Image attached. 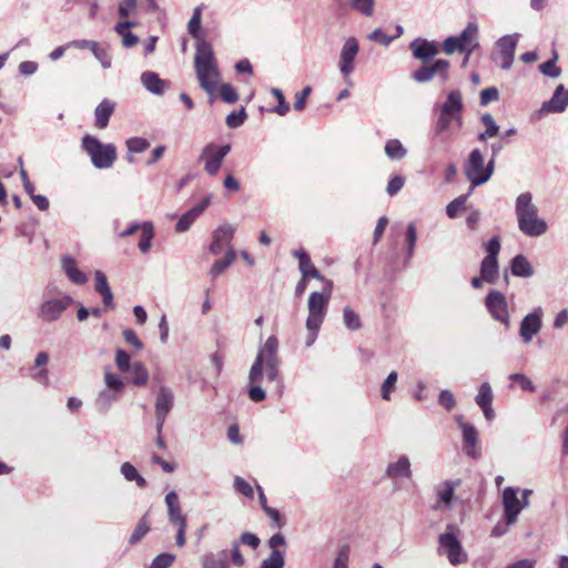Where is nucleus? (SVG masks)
<instances>
[{
    "mask_svg": "<svg viewBox=\"0 0 568 568\" xmlns=\"http://www.w3.org/2000/svg\"><path fill=\"white\" fill-rule=\"evenodd\" d=\"M438 404L446 410H452L456 405L454 394L449 389H443L438 394Z\"/></svg>",
    "mask_w": 568,
    "mask_h": 568,
    "instance_id": "obj_63",
    "label": "nucleus"
},
{
    "mask_svg": "<svg viewBox=\"0 0 568 568\" xmlns=\"http://www.w3.org/2000/svg\"><path fill=\"white\" fill-rule=\"evenodd\" d=\"M211 65V64H217L214 51L212 45L203 40L196 41V53L194 57V67L195 65Z\"/></svg>",
    "mask_w": 568,
    "mask_h": 568,
    "instance_id": "obj_30",
    "label": "nucleus"
},
{
    "mask_svg": "<svg viewBox=\"0 0 568 568\" xmlns=\"http://www.w3.org/2000/svg\"><path fill=\"white\" fill-rule=\"evenodd\" d=\"M397 379H398V374L396 371H392L387 375V377L385 378V381L383 382L382 387H381V396L383 399H385V400L390 399V393H392V390L395 389Z\"/></svg>",
    "mask_w": 568,
    "mask_h": 568,
    "instance_id": "obj_47",
    "label": "nucleus"
},
{
    "mask_svg": "<svg viewBox=\"0 0 568 568\" xmlns=\"http://www.w3.org/2000/svg\"><path fill=\"white\" fill-rule=\"evenodd\" d=\"M227 550L209 552L201 558L202 568H227Z\"/></svg>",
    "mask_w": 568,
    "mask_h": 568,
    "instance_id": "obj_36",
    "label": "nucleus"
},
{
    "mask_svg": "<svg viewBox=\"0 0 568 568\" xmlns=\"http://www.w3.org/2000/svg\"><path fill=\"white\" fill-rule=\"evenodd\" d=\"M61 266H62V270L65 273L68 280L71 283H73L75 285H83L88 282V276L85 275V273L83 271H81L77 266V262L72 256H70V255L63 256L61 260Z\"/></svg>",
    "mask_w": 568,
    "mask_h": 568,
    "instance_id": "obj_29",
    "label": "nucleus"
},
{
    "mask_svg": "<svg viewBox=\"0 0 568 568\" xmlns=\"http://www.w3.org/2000/svg\"><path fill=\"white\" fill-rule=\"evenodd\" d=\"M481 122L485 125L486 130L485 132L479 134L480 140H485L487 138H494L498 133L499 126L496 124L494 118L486 113L481 116Z\"/></svg>",
    "mask_w": 568,
    "mask_h": 568,
    "instance_id": "obj_48",
    "label": "nucleus"
},
{
    "mask_svg": "<svg viewBox=\"0 0 568 568\" xmlns=\"http://www.w3.org/2000/svg\"><path fill=\"white\" fill-rule=\"evenodd\" d=\"M478 33V24L476 22H468L463 31L456 36L460 44H463V48L466 50V57L463 62L464 64L468 62L473 52L479 48Z\"/></svg>",
    "mask_w": 568,
    "mask_h": 568,
    "instance_id": "obj_21",
    "label": "nucleus"
},
{
    "mask_svg": "<svg viewBox=\"0 0 568 568\" xmlns=\"http://www.w3.org/2000/svg\"><path fill=\"white\" fill-rule=\"evenodd\" d=\"M132 373L131 383L134 386H145L149 381V372L141 362H135L130 371Z\"/></svg>",
    "mask_w": 568,
    "mask_h": 568,
    "instance_id": "obj_42",
    "label": "nucleus"
},
{
    "mask_svg": "<svg viewBox=\"0 0 568 568\" xmlns=\"http://www.w3.org/2000/svg\"><path fill=\"white\" fill-rule=\"evenodd\" d=\"M511 274L516 277L528 278L534 275V268L523 254L515 255L510 261Z\"/></svg>",
    "mask_w": 568,
    "mask_h": 568,
    "instance_id": "obj_31",
    "label": "nucleus"
},
{
    "mask_svg": "<svg viewBox=\"0 0 568 568\" xmlns=\"http://www.w3.org/2000/svg\"><path fill=\"white\" fill-rule=\"evenodd\" d=\"M174 405V394L171 388L161 386L155 398L156 428L163 429L168 415Z\"/></svg>",
    "mask_w": 568,
    "mask_h": 568,
    "instance_id": "obj_15",
    "label": "nucleus"
},
{
    "mask_svg": "<svg viewBox=\"0 0 568 568\" xmlns=\"http://www.w3.org/2000/svg\"><path fill=\"white\" fill-rule=\"evenodd\" d=\"M211 202L212 194H207L200 203L183 213L175 224V231L178 233L186 232L191 225L203 214Z\"/></svg>",
    "mask_w": 568,
    "mask_h": 568,
    "instance_id": "obj_20",
    "label": "nucleus"
},
{
    "mask_svg": "<svg viewBox=\"0 0 568 568\" xmlns=\"http://www.w3.org/2000/svg\"><path fill=\"white\" fill-rule=\"evenodd\" d=\"M385 153L390 160L397 161L407 154V150L404 144H385Z\"/></svg>",
    "mask_w": 568,
    "mask_h": 568,
    "instance_id": "obj_59",
    "label": "nucleus"
},
{
    "mask_svg": "<svg viewBox=\"0 0 568 568\" xmlns=\"http://www.w3.org/2000/svg\"><path fill=\"white\" fill-rule=\"evenodd\" d=\"M443 50L446 54H453L456 51H459L462 53L466 54L465 48H463V44L458 41L456 36L448 37L443 42Z\"/></svg>",
    "mask_w": 568,
    "mask_h": 568,
    "instance_id": "obj_61",
    "label": "nucleus"
},
{
    "mask_svg": "<svg viewBox=\"0 0 568 568\" xmlns=\"http://www.w3.org/2000/svg\"><path fill=\"white\" fill-rule=\"evenodd\" d=\"M141 82L144 88L153 94L162 95L166 88V82L160 79L153 71H145L141 74Z\"/></svg>",
    "mask_w": 568,
    "mask_h": 568,
    "instance_id": "obj_32",
    "label": "nucleus"
},
{
    "mask_svg": "<svg viewBox=\"0 0 568 568\" xmlns=\"http://www.w3.org/2000/svg\"><path fill=\"white\" fill-rule=\"evenodd\" d=\"M293 256L298 261V270L302 276L314 266L310 254L304 248L293 251Z\"/></svg>",
    "mask_w": 568,
    "mask_h": 568,
    "instance_id": "obj_49",
    "label": "nucleus"
},
{
    "mask_svg": "<svg viewBox=\"0 0 568 568\" xmlns=\"http://www.w3.org/2000/svg\"><path fill=\"white\" fill-rule=\"evenodd\" d=\"M557 60L558 54L554 51L552 58L539 65V71L546 77L558 78L561 74V69L557 67Z\"/></svg>",
    "mask_w": 568,
    "mask_h": 568,
    "instance_id": "obj_45",
    "label": "nucleus"
},
{
    "mask_svg": "<svg viewBox=\"0 0 568 568\" xmlns=\"http://www.w3.org/2000/svg\"><path fill=\"white\" fill-rule=\"evenodd\" d=\"M385 475L390 479H410L413 471L409 458L406 455H402L396 462L389 463L386 467Z\"/></svg>",
    "mask_w": 568,
    "mask_h": 568,
    "instance_id": "obj_27",
    "label": "nucleus"
},
{
    "mask_svg": "<svg viewBox=\"0 0 568 568\" xmlns=\"http://www.w3.org/2000/svg\"><path fill=\"white\" fill-rule=\"evenodd\" d=\"M116 399L118 393H114L109 389H103L99 393L98 397L95 398L94 406L98 412H100L101 414H105L111 408L112 404L116 402Z\"/></svg>",
    "mask_w": 568,
    "mask_h": 568,
    "instance_id": "obj_39",
    "label": "nucleus"
},
{
    "mask_svg": "<svg viewBox=\"0 0 568 568\" xmlns=\"http://www.w3.org/2000/svg\"><path fill=\"white\" fill-rule=\"evenodd\" d=\"M409 50L414 59L422 63H428L439 53V45L434 40L416 38L409 43Z\"/></svg>",
    "mask_w": 568,
    "mask_h": 568,
    "instance_id": "obj_16",
    "label": "nucleus"
},
{
    "mask_svg": "<svg viewBox=\"0 0 568 568\" xmlns=\"http://www.w3.org/2000/svg\"><path fill=\"white\" fill-rule=\"evenodd\" d=\"M150 514H151V510L149 509L139 519L136 526L134 527V529L129 538L130 546H134V545L139 544L150 531V529H151Z\"/></svg>",
    "mask_w": 568,
    "mask_h": 568,
    "instance_id": "obj_33",
    "label": "nucleus"
},
{
    "mask_svg": "<svg viewBox=\"0 0 568 568\" xmlns=\"http://www.w3.org/2000/svg\"><path fill=\"white\" fill-rule=\"evenodd\" d=\"M233 486H234V489L239 494H241L250 499H252L254 497V489H253L252 485L248 481H246L244 478H242L240 476H235Z\"/></svg>",
    "mask_w": 568,
    "mask_h": 568,
    "instance_id": "obj_54",
    "label": "nucleus"
},
{
    "mask_svg": "<svg viewBox=\"0 0 568 568\" xmlns=\"http://www.w3.org/2000/svg\"><path fill=\"white\" fill-rule=\"evenodd\" d=\"M544 310L538 306L526 314L519 324V336L525 344H529L542 327Z\"/></svg>",
    "mask_w": 568,
    "mask_h": 568,
    "instance_id": "obj_14",
    "label": "nucleus"
},
{
    "mask_svg": "<svg viewBox=\"0 0 568 568\" xmlns=\"http://www.w3.org/2000/svg\"><path fill=\"white\" fill-rule=\"evenodd\" d=\"M277 349L278 341L275 335H271L257 352L248 372V382L263 381L264 362L277 359Z\"/></svg>",
    "mask_w": 568,
    "mask_h": 568,
    "instance_id": "obj_8",
    "label": "nucleus"
},
{
    "mask_svg": "<svg viewBox=\"0 0 568 568\" xmlns=\"http://www.w3.org/2000/svg\"><path fill=\"white\" fill-rule=\"evenodd\" d=\"M458 534L459 528L454 524H448L445 532L438 536V552L445 555L453 566L464 564L468 559L458 538Z\"/></svg>",
    "mask_w": 568,
    "mask_h": 568,
    "instance_id": "obj_4",
    "label": "nucleus"
},
{
    "mask_svg": "<svg viewBox=\"0 0 568 568\" xmlns=\"http://www.w3.org/2000/svg\"><path fill=\"white\" fill-rule=\"evenodd\" d=\"M220 95L221 99L226 103H235L239 100L237 92L229 83H224L221 85Z\"/></svg>",
    "mask_w": 568,
    "mask_h": 568,
    "instance_id": "obj_64",
    "label": "nucleus"
},
{
    "mask_svg": "<svg viewBox=\"0 0 568 568\" xmlns=\"http://www.w3.org/2000/svg\"><path fill=\"white\" fill-rule=\"evenodd\" d=\"M450 62L446 59H436L432 63H422L410 73V78L417 83H428L435 77L445 83L449 80Z\"/></svg>",
    "mask_w": 568,
    "mask_h": 568,
    "instance_id": "obj_6",
    "label": "nucleus"
},
{
    "mask_svg": "<svg viewBox=\"0 0 568 568\" xmlns=\"http://www.w3.org/2000/svg\"><path fill=\"white\" fill-rule=\"evenodd\" d=\"M405 241H406L405 264H408L409 260L413 257V255L415 253L416 242H417V229H416V224L414 222H410L406 227Z\"/></svg>",
    "mask_w": 568,
    "mask_h": 568,
    "instance_id": "obj_41",
    "label": "nucleus"
},
{
    "mask_svg": "<svg viewBox=\"0 0 568 568\" xmlns=\"http://www.w3.org/2000/svg\"><path fill=\"white\" fill-rule=\"evenodd\" d=\"M84 152L97 169H109L116 160V150L113 144H81Z\"/></svg>",
    "mask_w": 568,
    "mask_h": 568,
    "instance_id": "obj_10",
    "label": "nucleus"
},
{
    "mask_svg": "<svg viewBox=\"0 0 568 568\" xmlns=\"http://www.w3.org/2000/svg\"><path fill=\"white\" fill-rule=\"evenodd\" d=\"M479 273L485 282L489 284H495L499 276L498 260H490L484 257L480 262Z\"/></svg>",
    "mask_w": 568,
    "mask_h": 568,
    "instance_id": "obj_34",
    "label": "nucleus"
},
{
    "mask_svg": "<svg viewBox=\"0 0 568 568\" xmlns=\"http://www.w3.org/2000/svg\"><path fill=\"white\" fill-rule=\"evenodd\" d=\"M438 112L436 132L442 133L449 130L453 123H460V114L464 110L463 95L459 90H452L447 93L444 103L434 108Z\"/></svg>",
    "mask_w": 568,
    "mask_h": 568,
    "instance_id": "obj_3",
    "label": "nucleus"
},
{
    "mask_svg": "<svg viewBox=\"0 0 568 568\" xmlns=\"http://www.w3.org/2000/svg\"><path fill=\"white\" fill-rule=\"evenodd\" d=\"M468 200V195H459L449 202L446 206V214L449 219H455L458 214V211L463 209Z\"/></svg>",
    "mask_w": 568,
    "mask_h": 568,
    "instance_id": "obj_51",
    "label": "nucleus"
},
{
    "mask_svg": "<svg viewBox=\"0 0 568 568\" xmlns=\"http://www.w3.org/2000/svg\"><path fill=\"white\" fill-rule=\"evenodd\" d=\"M235 260V251L232 246L227 250L225 256L213 263L209 272L212 280L221 275Z\"/></svg>",
    "mask_w": 568,
    "mask_h": 568,
    "instance_id": "obj_38",
    "label": "nucleus"
},
{
    "mask_svg": "<svg viewBox=\"0 0 568 568\" xmlns=\"http://www.w3.org/2000/svg\"><path fill=\"white\" fill-rule=\"evenodd\" d=\"M175 555L171 552L159 554L151 562L150 568H170L175 561Z\"/></svg>",
    "mask_w": 568,
    "mask_h": 568,
    "instance_id": "obj_50",
    "label": "nucleus"
},
{
    "mask_svg": "<svg viewBox=\"0 0 568 568\" xmlns=\"http://www.w3.org/2000/svg\"><path fill=\"white\" fill-rule=\"evenodd\" d=\"M68 47H72L74 49L83 50L88 49L94 58L101 63L103 69H110L112 65V57L109 53L108 48H103L99 42L87 39H78L68 42Z\"/></svg>",
    "mask_w": 568,
    "mask_h": 568,
    "instance_id": "obj_17",
    "label": "nucleus"
},
{
    "mask_svg": "<svg viewBox=\"0 0 568 568\" xmlns=\"http://www.w3.org/2000/svg\"><path fill=\"white\" fill-rule=\"evenodd\" d=\"M235 229L230 225L219 226L212 235V242L209 246V251L213 255H219L222 252L223 244H229L234 235Z\"/></svg>",
    "mask_w": 568,
    "mask_h": 568,
    "instance_id": "obj_26",
    "label": "nucleus"
},
{
    "mask_svg": "<svg viewBox=\"0 0 568 568\" xmlns=\"http://www.w3.org/2000/svg\"><path fill=\"white\" fill-rule=\"evenodd\" d=\"M462 484V479H447L435 488L437 507L444 505L450 507L455 498V490Z\"/></svg>",
    "mask_w": 568,
    "mask_h": 568,
    "instance_id": "obj_28",
    "label": "nucleus"
},
{
    "mask_svg": "<svg viewBox=\"0 0 568 568\" xmlns=\"http://www.w3.org/2000/svg\"><path fill=\"white\" fill-rule=\"evenodd\" d=\"M568 106V90L564 84H559L551 98L544 102L540 109L541 113H561Z\"/></svg>",
    "mask_w": 568,
    "mask_h": 568,
    "instance_id": "obj_22",
    "label": "nucleus"
},
{
    "mask_svg": "<svg viewBox=\"0 0 568 568\" xmlns=\"http://www.w3.org/2000/svg\"><path fill=\"white\" fill-rule=\"evenodd\" d=\"M231 152V144H206L199 156L205 172L214 176L219 173L224 158Z\"/></svg>",
    "mask_w": 568,
    "mask_h": 568,
    "instance_id": "obj_9",
    "label": "nucleus"
},
{
    "mask_svg": "<svg viewBox=\"0 0 568 568\" xmlns=\"http://www.w3.org/2000/svg\"><path fill=\"white\" fill-rule=\"evenodd\" d=\"M271 92L277 100V105L274 106L273 112L282 116L285 115L290 110V105L285 101L283 92L277 88H272Z\"/></svg>",
    "mask_w": 568,
    "mask_h": 568,
    "instance_id": "obj_53",
    "label": "nucleus"
},
{
    "mask_svg": "<svg viewBox=\"0 0 568 568\" xmlns=\"http://www.w3.org/2000/svg\"><path fill=\"white\" fill-rule=\"evenodd\" d=\"M499 150L500 144L498 146L493 144L491 155L486 164L480 149L477 148L470 152L464 165L465 175L470 183L481 185L491 178L495 170V158Z\"/></svg>",
    "mask_w": 568,
    "mask_h": 568,
    "instance_id": "obj_2",
    "label": "nucleus"
},
{
    "mask_svg": "<svg viewBox=\"0 0 568 568\" xmlns=\"http://www.w3.org/2000/svg\"><path fill=\"white\" fill-rule=\"evenodd\" d=\"M328 296L325 293L312 292L308 301L307 308L308 315L306 318V327L315 328L322 325L328 307Z\"/></svg>",
    "mask_w": 568,
    "mask_h": 568,
    "instance_id": "obj_13",
    "label": "nucleus"
},
{
    "mask_svg": "<svg viewBox=\"0 0 568 568\" xmlns=\"http://www.w3.org/2000/svg\"><path fill=\"white\" fill-rule=\"evenodd\" d=\"M493 398L494 394L490 384L488 382L481 383L475 397V402L483 410V414L488 422L494 420L496 417L493 408Z\"/></svg>",
    "mask_w": 568,
    "mask_h": 568,
    "instance_id": "obj_23",
    "label": "nucleus"
},
{
    "mask_svg": "<svg viewBox=\"0 0 568 568\" xmlns=\"http://www.w3.org/2000/svg\"><path fill=\"white\" fill-rule=\"evenodd\" d=\"M519 33L506 34L495 42L493 60L503 70H509L514 63L515 51L519 41Z\"/></svg>",
    "mask_w": 568,
    "mask_h": 568,
    "instance_id": "obj_7",
    "label": "nucleus"
},
{
    "mask_svg": "<svg viewBox=\"0 0 568 568\" xmlns=\"http://www.w3.org/2000/svg\"><path fill=\"white\" fill-rule=\"evenodd\" d=\"M352 7L366 17L374 12L375 0H351Z\"/></svg>",
    "mask_w": 568,
    "mask_h": 568,
    "instance_id": "obj_57",
    "label": "nucleus"
},
{
    "mask_svg": "<svg viewBox=\"0 0 568 568\" xmlns=\"http://www.w3.org/2000/svg\"><path fill=\"white\" fill-rule=\"evenodd\" d=\"M519 489L516 487H506L503 491L504 518L510 523H516L523 510L521 501L518 498Z\"/></svg>",
    "mask_w": 568,
    "mask_h": 568,
    "instance_id": "obj_19",
    "label": "nucleus"
},
{
    "mask_svg": "<svg viewBox=\"0 0 568 568\" xmlns=\"http://www.w3.org/2000/svg\"><path fill=\"white\" fill-rule=\"evenodd\" d=\"M349 552V546L343 545L337 551L333 562V568H348Z\"/></svg>",
    "mask_w": 568,
    "mask_h": 568,
    "instance_id": "obj_56",
    "label": "nucleus"
},
{
    "mask_svg": "<svg viewBox=\"0 0 568 568\" xmlns=\"http://www.w3.org/2000/svg\"><path fill=\"white\" fill-rule=\"evenodd\" d=\"M168 508V519L173 526L187 524L186 516L182 514V507L179 495L175 490H171L164 498Z\"/></svg>",
    "mask_w": 568,
    "mask_h": 568,
    "instance_id": "obj_25",
    "label": "nucleus"
},
{
    "mask_svg": "<svg viewBox=\"0 0 568 568\" xmlns=\"http://www.w3.org/2000/svg\"><path fill=\"white\" fill-rule=\"evenodd\" d=\"M104 381H105V385L108 387L106 389H109V390H112V392L119 394L123 389V382L120 378V376L116 374L106 372L105 376H104Z\"/></svg>",
    "mask_w": 568,
    "mask_h": 568,
    "instance_id": "obj_62",
    "label": "nucleus"
},
{
    "mask_svg": "<svg viewBox=\"0 0 568 568\" xmlns=\"http://www.w3.org/2000/svg\"><path fill=\"white\" fill-rule=\"evenodd\" d=\"M284 566L285 556L284 552L278 549L272 550L268 557L261 562V568H284Z\"/></svg>",
    "mask_w": 568,
    "mask_h": 568,
    "instance_id": "obj_44",
    "label": "nucleus"
},
{
    "mask_svg": "<svg viewBox=\"0 0 568 568\" xmlns=\"http://www.w3.org/2000/svg\"><path fill=\"white\" fill-rule=\"evenodd\" d=\"M359 51V44L356 38L349 37L345 40L338 59V69L345 82L351 84V74L355 70V59Z\"/></svg>",
    "mask_w": 568,
    "mask_h": 568,
    "instance_id": "obj_11",
    "label": "nucleus"
},
{
    "mask_svg": "<svg viewBox=\"0 0 568 568\" xmlns=\"http://www.w3.org/2000/svg\"><path fill=\"white\" fill-rule=\"evenodd\" d=\"M343 321L345 326L351 331H358L362 327V322L358 314L355 313L351 306L344 307Z\"/></svg>",
    "mask_w": 568,
    "mask_h": 568,
    "instance_id": "obj_46",
    "label": "nucleus"
},
{
    "mask_svg": "<svg viewBox=\"0 0 568 568\" xmlns=\"http://www.w3.org/2000/svg\"><path fill=\"white\" fill-rule=\"evenodd\" d=\"M508 378L513 383H518L523 390L530 392V393L536 392V386L525 374L514 373V374H510Z\"/></svg>",
    "mask_w": 568,
    "mask_h": 568,
    "instance_id": "obj_52",
    "label": "nucleus"
},
{
    "mask_svg": "<svg viewBox=\"0 0 568 568\" xmlns=\"http://www.w3.org/2000/svg\"><path fill=\"white\" fill-rule=\"evenodd\" d=\"M261 383L262 381L250 382L251 386L247 389V396L254 403L263 402L266 397V393L262 388Z\"/></svg>",
    "mask_w": 568,
    "mask_h": 568,
    "instance_id": "obj_55",
    "label": "nucleus"
},
{
    "mask_svg": "<svg viewBox=\"0 0 568 568\" xmlns=\"http://www.w3.org/2000/svg\"><path fill=\"white\" fill-rule=\"evenodd\" d=\"M115 364L121 372H130L132 368L130 355L121 348L115 352Z\"/></svg>",
    "mask_w": 568,
    "mask_h": 568,
    "instance_id": "obj_58",
    "label": "nucleus"
},
{
    "mask_svg": "<svg viewBox=\"0 0 568 568\" xmlns=\"http://www.w3.org/2000/svg\"><path fill=\"white\" fill-rule=\"evenodd\" d=\"M462 439L464 453L473 459H478L481 455L478 448V430L473 424L463 425Z\"/></svg>",
    "mask_w": 568,
    "mask_h": 568,
    "instance_id": "obj_24",
    "label": "nucleus"
},
{
    "mask_svg": "<svg viewBox=\"0 0 568 568\" xmlns=\"http://www.w3.org/2000/svg\"><path fill=\"white\" fill-rule=\"evenodd\" d=\"M485 306L496 322L501 323L507 328L510 326L508 304L501 292L491 290L485 298Z\"/></svg>",
    "mask_w": 568,
    "mask_h": 568,
    "instance_id": "obj_12",
    "label": "nucleus"
},
{
    "mask_svg": "<svg viewBox=\"0 0 568 568\" xmlns=\"http://www.w3.org/2000/svg\"><path fill=\"white\" fill-rule=\"evenodd\" d=\"M196 78L200 87L211 97L214 94L217 83L221 80V72L217 64L195 65Z\"/></svg>",
    "mask_w": 568,
    "mask_h": 568,
    "instance_id": "obj_18",
    "label": "nucleus"
},
{
    "mask_svg": "<svg viewBox=\"0 0 568 568\" xmlns=\"http://www.w3.org/2000/svg\"><path fill=\"white\" fill-rule=\"evenodd\" d=\"M201 18H202V9L201 7H196L193 10L192 17L187 23L189 33L196 40H203L201 36Z\"/></svg>",
    "mask_w": 568,
    "mask_h": 568,
    "instance_id": "obj_43",
    "label": "nucleus"
},
{
    "mask_svg": "<svg viewBox=\"0 0 568 568\" xmlns=\"http://www.w3.org/2000/svg\"><path fill=\"white\" fill-rule=\"evenodd\" d=\"M515 213L519 231L529 237H539L548 231L547 222L538 216L530 192L519 194L515 201Z\"/></svg>",
    "mask_w": 568,
    "mask_h": 568,
    "instance_id": "obj_1",
    "label": "nucleus"
},
{
    "mask_svg": "<svg viewBox=\"0 0 568 568\" xmlns=\"http://www.w3.org/2000/svg\"><path fill=\"white\" fill-rule=\"evenodd\" d=\"M114 111V103L108 99H104L94 111L95 125L98 128H105L109 123V119Z\"/></svg>",
    "mask_w": 568,
    "mask_h": 568,
    "instance_id": "obj_37",
    "label": "nucleus"
},
{
    "mask_svg": "<svg viewBox=\"0 0 568 568\" xmlns=\"http://www.w3.org/2000/svg\"><path fill=\"white\" fill-rule=\"evenodd\" d=\"M75 303L69 294L61 297H43L37 311V317L44 323H54L61 320L63 313Z\"/></svg>",
    "mask_w": 568,
    "mask_h": 568,
    "instance_id": "obj_5",
    "label": "nucleus"
},
{
    "mask_svg": "<svg viewBox=\"0 0 568 568\" xmlns=\"http://www.w3.org/2000/svg\"><path fill=\"white\" fill-rule=\"evenodd\" d=\"M154 237V226L152 222L145 221L143 222L141 237L138 243V247L142 253H146L150 251L152 246V240Z\"/></svg>",
    "mask_w": 568,
    "mask_h": 568,
    "instance_id": "obj_40",
    "label": "nucleus"
},
{
    "mask_svg": "<svg viewBox=\"0 0 568 568\" xmlns=\"http://www.w3.org/2000/svg\"><path fill=\"white\" fill-rule=\"evenodd\" d=\"M485 250L487 255L485 258L498 260L500 252V239L499 236H493L486 244Z\"/></svg>",
    "mask_w": 568,
    "mask_h": 568,
    "instance_id": "obj_60",
    "label": "nucleus"
},
{
    "mask_svg": "<svg viewBox=\"0 0 568 568\" xmlns=\"http://www.w3.org/2000/svg\"><path fill=\"white\" fill-rule=\"evenodd\" d=\"M264 369L268 382H275L278 396L284 392V384L280 373V358L264 362Z\"/></svg>",
    "mask_w": 568,
    "mask_h": 568,
    "instance_id": "obj_35",
    "label": "nucleus"
}]
</instances>
